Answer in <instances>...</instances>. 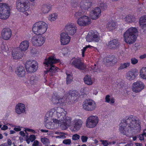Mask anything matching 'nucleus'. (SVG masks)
Returning a JSON list of instances; mask_svg holds the SVG:
<instances>
[{
  "label": "nucleus",
  "instance_id": "nucleus-1",
  "mask_svg": "<svg viewBox=\"0 0 146 146\" xmlns=\"http://www.w3.org/2000/svg\"><path fill=\"white\" fill-rule=\"evenodd\" d=\"M140 126L139 121L133 116H129L128 118L121 121L119 124V130L121 133L127 135L132 133L137 130H139Z\"/></svg>",
  "mask_w": 146,
  "mask_h": 146
},
{
  "label": "nucleus",
  "instance_id": "nucleus-2",
  "mask_svg": "<svg viewBox=\"0 0 146 146\" xmlns=\"http://www.w3.org/2000/svg\"><path fill=\"white\" fill-rule=\"evenodd\" d=\"M66 112L62 108H55L52 109L46 113V116H50L53 118L57 119L60 121V126L63 129H66L71 123L72 118L66 116Z\"/></svg>",
  "mask_w": 146,
  "mask_h": 146
},
{
  "label": "nucleus",
  "instance_id": "nucleus-3",
  "mask_svg": "<svg viewBox=\"0 0 146 146\" xmlns=\"http://www.w3.org/2000/svg\"><path fill=\"white\" fill-rule=\"evenodd\" d=\"M138 32V30L135 27H131L128 28L123 35L124 41L129 44H133L136 40L137 36L135 34Z\"/></svg>",
  "mask_w": 146,
  "mask_h": 146
},
{
  "label": "nucleus",
  "instance_id": "nucleus-4",
  "mask_svg": "<svg viewBox=\"0 0 146 146\" xmlns=\"http://www.w3.org/2000/svg\"><path fill=\"white\" fill-rule=\"evenodd\" d=\"M59 59H56L53 56H51L45 60L44 64L45 67H49L46 73H48L50 76H52L54 73L58 71V68L53 65V64L59 62Z\"/></svg>",
  "mask_w": 146,
  "mask_h": 146
},
{
  "label": "nucleus",
  "instance_id": "nucleus-5",
  "mask_svg": "<svg viewBox=\"0 0 146 146\" xmlns=\"http://www.w3.org/2000/svg\"><path fill=\"white\" fill-rule=\"evenodd\" d=\"M48 27V25L45 22L39 21L36 22L33 25L32 30L35 34L40 35L46 32Z\"/></svg>",
  "mask_w": 146,
  "mask_h": 146
},
{
  "label": "nucleus",
  "instance_id": "nucleus-6",
  "mask_svg": "<svg viewBox=\"0 0 146 146\" xmlns=\"http://www.w3.org/2000/svg\"><path fill=\"white\" fill-rule=\"evenodd\" d=\"M11 6L6 3H0V19H7L10 16Z\"/></svg>",
  "mask_w": 146,
  "mask_h": 146
},
{
  "label": "nucleus",
  "instance_id": "nucleus-7",
  "mask_svg": "<svg viewBox=\"0 0 146 146\" xmlns=\"http://www.w3.org/2000/svg\"><path fill=\"white\" fill-rule=\"evenodd\" d=\"M28 4L27 0H17L16 3V8L19 11L24 13L25 16H28L27 11L29 7Z\"/></svg>",
  "mask_w": 146,
  "mask_h": 146
},
{
  "label": "nucleus",
  "instance_id": "nucleus-8",
  "mask_svg": "<svg viewBox=\"0 0 146 146\" xmlns=\"http://www.w3.org/2000/svg\"><path fill=\"white\" fill-rule=\"evenodd\" d=\"M83 109L85 110L91 111L95 110L97 105L95 101L90 99L85 100L82 104Z\"/></svg>",
  "mask_w": 146,
  "mask_h": 146
},
{
  "label": "nucleus",
  "instance_id": "nucleus-9",
  "mask_svg": "<svg viewBox=\"0 0 146 146\" xmlns=\"http://www.w3.org/2000/svg\"><path fill=\"white\" fill-rule=\"evenodd\" d=\"M99 121L98 117L96 115H91L88 117L86 121V126L89 128H93L95 127Z\"/></svg>",
  "mask_w": 146,
  "mask_h": 146
},
{
  "label": "nucleus",
  "instance_id": "nucleus-10",
  "mask_svg": "<svg viewBox=\"0 0 146 146\" xmlns=\"http://www.w3.org/2000/svg\"><path fill=\"white\" fill-rule=\"evenodd\" d=\"M46 117L47 118L45 122V126L48 129H53L60 126V124H59L60 121H58L57 119L53 118L52 119L53 121L52 122L50 121L51 119V117H50V116H47L46 114Z\"/></svg>",
  "mask_w": 146,
  "mask_h": 146
},
{
  "label": "nucleus",
  "instance_id": "nucleus-11",
  "mask_svg": "<svg viewBox=\"0 0 146 146\" xmlns=\"http://www.w3.org/2000/svg\"><path fill=\"white\" fill-rule=\"evenodd\" d=\"M83 123V121L81 119H75L72 121L71 124L70 123L68 127L72 132H76L80 129Z\"/></svg>",
  "mask_w": 146,
  "mask_h": 146
},
{
  "label": "nucleus",
  "instance_id": "nucleus-12",
  "mask_svg": "<svg viewBox=\"0 0 146 146\" xmlns=\"http://www.w3.org/2000/svg\"><path fill=\"white\" fill-rule=\"evenodd\" d=\"M25 67L27 71L30 73L36 72L38 68V64L35 60H30L27 61L25 64Z\"/></svg>",
  "mask_w": 146,
  "mask_h": 146
},
{
  "label": "nucleus",
  "instance_id": "nucleus-13",
  "mask_svg": "<svg viewBox=\"0 0 146 146\" xmlns=\"http://www.w3.org/2000/svg\"><path fill=\"white\" fill-rule=\"evenodd\" d=\"M86 39L88 42H97L100 40V37L99 33L97 31H91L86 35Z\"/></svg>",
  "mask_w": 146,
  "mask_h": 146
},
{
  "label": "nucleus",
  "instance_id": "nucleus-14",
  "mask_svg": "<svg viewBox=\"0 0 146 146\" xmlns=\"http://www.w3.org/2000/svg\"><path fill=\"white\" fill-rule=\"evenodd\" d=\"M91 18L88 16L84 15L79 17L77 21L78 24L80 26H87L91 23Z\"/></svg>",
  "mask_w": 146,
  "mask_h": 146
},
{
  "label": "nucleus",
  "instance_id": "nucleus-15",
  "mask_svg": "<svg viewBox=\"0 0 146 146\" xmlns=\"http://www.w3.org/2000/svg\"><path fill=\"white\" fill-rule=\"evenodd\" d=\"M145 88L144 83L141 81L138 80L133 83L131 86L132 91L138 93L142 91Z\"/></svg>",
  "mask_w": 146,
  "mask_h": 146
},
{
  "label": "nucleus",
  "instance_id": "nucleus-16",
  "mask_svg": "<svg viewBox=\"0 0 146 146\" xmlns=\"http://www.w3.org/2000/svg\"><path fill=\"white\" fill-rule=\"evenodd\" d=\"M45 38L42 36L35 35L31 39V42L35 46H40L42 45L45 42Z\"/></svg>",
  "mask_w": 146,
  "mask_h": 146
},
{
  "label": "nucleus",
  "instance_id": "nucleus-17",
  "mask_svg": "<svg viewBox=\"0 0 146 146\" xmlns=\"http://www.w3.org/2000/svg\"><path fill=\"white\" fill-rule=\"evenodd\" d=\"M66 96H63L59 94L58 95H54L52 98V101L54 104H61L64 103L66 100Z\"/></svg>",
  "mask_w": 146,
  "mask_h": 146
},
{
  "label": "nucleus",
  "instance_id": "nucleus-18",
  "mask_svg": "<svg viewBox=\"0 0 146 146\" xmlns=\"http://www.w3.org/2000/svg\"><path fill=\"white\" fill-rule=\"evenodd\" d=\"M71 64L76 68L80 70L85 69L86 66L84 63L81 62L80 59L79 58H73Z\"/></svg>",
  "mask_w": 146,
  "mask_h": 146
},
{
  "label": "nucleus",
  "instance_id": "nucleus-19",
  "mask_svg": "<svg viewBox=\"0 0 146 146\" xmlns=\"http://www.w3.org/2000/svg\"><path fill=\"white\" fill-rule=\"evenodd\" d=\"M60 39L61 44L63 45L68 44L70 40V37L68 34L64 32L60 34Z\"/></svg>",
  "mask_w": 146,
  "mask_h": 146
},
{
  "label": "nucleus",
  "instance_id": "nucleus-20",
  "mask_svg": "<svg viewBox=\"0 0 146 146\" xmlns=\"http://www.w3.org/2000/svg\"><path fill=\"white\" fill-rule=\"evenodd\" d=\"M138 71L136 69H132L126 73L125 77L128 80L131 81L134 80L138 75Z\"/></svg>",
  "mask_w": 146,
  "mask_h": 146
},
{
  "label": "nucleus",
  "instance_id": "nucleus-21",
  "mask_svg": "<svg viewBox=\"0 0 146 146\" xmlns=\"http://www.w3.org/2000/svg\"><path fill=\"white\" fill-rule=\"evenodd\" d=\"M65 29L70 34L73 35L76 32V27L74 24L69 23L66 25Z\"/></svg>",
  "mask_w": 146,
  "mask_h": 146
},
{
  "label": "nucleus",
  "instance_id": "nucleus-22",
  "mask_svg": "<svg viewBox=\"0 0 146 146\" xmlns=\"http://www.w3.org/2000/svg\"><path fill=\"white\" fill-rule=\"evenodd\" d=\"M26 108L25 104L22 103H19L17 104L15 107V112L19 115L25 113Z\"/></svg>",
  "mask_w": 146,
  "mask_h": 146
},
{
  "label": "nucleus",
  "instance_id": "nucleus-23",
  "mask_svg": "<svg viewBox=\"0 0 146 146\" xmlns=\"http://www.w3.org/2000/svg\"><path fill=\"white\" fill-rule=\"evenodd\" d=\"M101 11L98 7H96L92 9L90 12V15L92 19L96 20L98 19L101 15Z\"/></svg>",
  "mask_w": 146,
  "mask_h": 146
},
{
  "label": "nucleus",
  "instance_id": "nucleus-24",
  "mask_svg": "<svg viewBox=\"0 0 146 146\" xmlns=\"http://www.w3.org/2000/svg\"><path fill=\"white\" fill-rule=\"evenodd\" d=\"M11 31L9 28H4L2 30L1 36L5 40L9 39L11 37Z\"/></svg>",
  "mask_w": 146,
  "mask_h": 146
},
{
  "label": "nucleus",
  "instance_id": "nucleus-25",
  "mask_svg": "<svg viewBox=\"0 0 146 146\" xmlns=\"http://www.w3.org/2000/svg\"><path fill=\"white\" fill-rule=\"evenodd\" d=\"M90 0H82L80 2V6L83 10H87L91 6Z\"/></svg>",
  "mask_w": 146,
  "mask_h": 146
},
{
  "label": "nucleus",
  "instance_id": "nucleus-26",
  "mask_svg": "<svg viewBox=\"0 0 146 146\" xmlns=\"http://www.w3.org/2000/svg\"><path fill=\"white\" fill-rule=\"evenodd\" d=\"M20 51L18 47L13 49L12 52V57L13 59L18 60L22 57V55L20 53Z\"/></svg>",
  "mask_w": 146,
  "mask_h": 146
},
{
  "label": "nucleus",
  "instance_id": "nucleus-27",
  "mask_svg": "<svg viewBox=\"0 0 146 146\" xmlns=\"http://www.w3.org/2000/svg\"><path fill=\"white\" fill-rule=\"evenodd\" d=\"M15 73L19 77H24L25 73L24 67L22 66H17L15 69Z\"/></svg>",
  "mask_w": 146,
  "mask_h": 146
},
{
  "label": "nucleus",
  "instance_id": "nucleus-28",
  "mask_svg": "<svg viewBox=\"0 0 146 146\" xmlns=\"http://www.w3.org/2000/svg\"><path fill=\"white\" fill-rule=\"evenodd\" d=\"M29 42L27 40L22 41L18 47L21 51H25L27 50L29 47Z\"/></svg>",
  "mask_w": 146,
  "mask_h": 146
},
{
  "label": "nucleus",
  "instance_id": "nucleus-29",
  "mask_svg": "<svg viewBox=\"0 0 146 146\" xmlns=\"http://www.w3.org/2000/svg\"><path fill=\"white\" fill-rule=\"evenodd\" d=\"M119 45L118 41L116 39H113L110 41L108 43V46L111 48H117Z\"/></svg>",
  "mask_w": 146,
  "mask_h": 146
},
{
  "label": "nucleus",
  "instance_id": "nucleus-30",
  "mask_svg": "<svg viewBox=\"0 0 146 146\" xmlns=\"http://www.w3.org/2000/svg\"><path fill=\"white\" fill-rule=\"evenodd\" d=\"M84 83L88 85H92L94 81L91 76L89 75H86L84 78Z\"/></svg>",
  "mask_w": 146,
  "mask_h": 146
},
{
  "label": "nucleus",
  "instance_id": "nucleus-31",
  "mask_svg": "<svg viewBox=\"0 0 146 146\" xmlns=\"http://www.w3.org/2000/svg\"><path fill=\"white\" fill-rule=\"evenodd\" d=\"M40 9L42 13H47L50 11V6L49 4H44L41 6Z\"/></svg>",
  "mask_w": 146,
  "mask_h": 146
},
{
  "label": "nucleus",
  "instance_id": "nucleus-32",
  "mask_svg": "<svg viewBox=\"0 0 146 146\" xmlns=\"http://www.w3.org/2000/svg\"><path fill=\"white\" fill-rule=\"evenodd\" d=\"M139 25L143 29L146 28V16H143L139 19Z\"/></svg>",
  "mask_w": 146,
  "mask_h": 146
},
{
  "label": "nucleus",
  "instance_id": "nucleus-33",
  "mask_svg": "<svg viewBox=\"0 0 146 146\" xmlns=\"http://www.w3.org/2000/svg\"><path fill=\"white\" fill-rule=\"evenodd\" d=\"M139 76L142 79L146 80V66L142 67L139 70Z\"/></svg>",
  "mask_w": 146,
  "mask_h": 146
},
{
  "label": "nucleus",
  "instance_id": "nucleus-34",
  "mask_svg": "<svg viewBox=\"0 0 146 146\" xmlns=\"http://www.w3.org/2000/svg\"><path fill=\"white\" fill-rule=\"evenodd\" d=\"M124 19L125 21L128 23H134L136 21L135 18V17L131 15H128L126 16Z\"/></svg>",
  "mask_w": 146,
  "mask_h": 146
},
{
  "label": "nucleus",
  "instance_id": "nucleus-35",
  "mask_svg": "<svg viewBox=\"0 0 146 146\" xmlns=\"http://www.w3.org/2000/svg\"><path fill=\"white\" fill-rule=\"evenodd\" d=\"M117 59L113 56L107 58L106 62L107 63H109L111 65H113L117 62Z\"/></svg>",
  "mask_w": 146,
  "mask_h": 146
},
{
  "label": "nucleus",
  "instance_id": "nucleus-36",
  "mask_svg": "<svg viewBox=\"0 0 146 146\" xmlns=\"http://www.w3.org/2000/svg\"><path fill=\"white\" fill-rule=\"evenodd\" d=\"M116 26L115 22L113 21L109 22L106 25V28L109 31H111L114 29Z\"/></svg>",
  "mask_w": 146,
  "mask_h": 146
},
{
  "label": "nucleus",
  "instance_id": "nucleus-37",
  "mask_svg": "<svg viewBox=\"0 0 146 146\" xmlns=\"http://www.w3.org/2000/svg\"><path fill=\"white\" fill-rule=\"evenodd\" d=\"M70 95H71V99L74 102L76 101L78 97V92L75 90H73L71 92Z\"/></svg>",
  "mask_w": 146,
  "mask_h": 146
},
{
  "label": "nucleus",
  "instance_id": "nucleus-38",
  "mask_svg": "<svg viewBox=\"0 0 146 146\" xmlns=\"http://www.w3.org/2000/svg\"><path fill=\"white\" fill-rule=\"evenodd\" d=\"M57 13H53L50 14L48 17V20L50 22H53L56 20L58 18Z\"/></svg>",
  "mask_w": 146,
  "mask_h": 146
},
{
  "label": "nucleus",
  "instance_id": "nucleus-39",
  "mask_svg": "<svg viewBox=\"0 0 146 146\" xmlns=\"http://www.w3.org/2000/svg\"><path fill=\"white\" fill-rule=\"evenodd\" d=\"M105 102L110 104H113L114 103L115 101L113 98L111 97L110 95H108L106 96Z\"/></svg>",
  "mask_w": 146,
  "mask_h": 146
},
{
  "label": "nucleus",
  "instance_id": "nucleus-40",
  "mask_svg": "<svg viewBox=\"0 0 146 146\" xmlns=\"http://www.w3.org/2000/svg\"><path fill=\"white\" fill-rule=\"evenodd\" d=\"M130 62H129L121 64H120L119 66V67L118 69L119 70L126 68L129 67L130 65Z\"/></svg>",
  "mask_w": 146,
  "mask_h": 146
},
{
  "label": "nucleus",
  "instance_id": "nucleus-41",
  "mask_svg": "<svg viewBox=\"0 0 146 146\" xmlns=\"http://www.w3.org/2000/svg\"><path fill=\"white\" fill-rule=\"evenodd\" d=\"M38 82L37 78L36 76H33L31 77L30 79V83L31 84H35Z\"/></svg>",
  "mask_w": 146,
  "mask_h": 146
},
{
  "label": "nucleus",
  "instance_id": "nucleus-42",
  "mask_svg": "<svg viewBox=\"0 0 146 146\" xmlns=\"http://www.w3.org/2000/svg\"><path fill=\"white\" fill-rule=\"evenodd\" d=\"M90 90L88 88H84L81 90V92L83 94L90 95Z\"/></svg>",
  "mask_w": 146,
  "mask_h": 146
},
{
  "label": "nucleus",
  "instance_id": "nucleus-43",
  "mask_svg": "<svg viewBox=\"0 0 146 146\" xmlns=\"http://www.w3.org/2000/svg\"><path fill=\"white\" fill-rule=\"evenodd\" d=\"M66 74L67 75L66 83L67 84H69L72 81V75L71 74H68L67 72H66Z\"/></svg>",
  "mask_w": 146,
  "mask_h": 146
},
{
  "label": "nucleus",
  "instance_id": "nucleus-44",
  "mask_svg": "<svg viewBox=\"0 0 146 146\" xmlns=\"http://www.w3.org/2000/svg\"><path fill=\"white\" fill-rule=\"evenodd\" d=\"M100 142L101 144L104 146H108L109 145H111V142H109L107 140H103L101 139Z\"/></svg>",
  "mask_w": 146,
  "mask_h": 146
},
{
  "label": "nucleus",
  "instance_id": "nucleus-45",
  "mask_svg": "<svg viewBox=\"0 0 146 146\" xmlns=\"http://www.w3.org/2000/svg\"><path fill=\"white\" fill-rule=\"evenodd\" d=\"M41 141L42 143L45 145H48L50 143L49 139L46 137H42L41 139Z\"/></svg>",
  "mask_w": 146,
  "mask_h": 146
},
{
  "label": "nucleus",
  "instance_id": "nucleus-46",
  "mask_svg": "<svg viewBox=\"0 0 146 146\" xmlns=\"http://www.w3.org/2000/svg\"><path fill=\"white\" fill-rule=\"evenodd\" d=\"M59 135L54 136V137L56 138L64 139L66 138L65 134L63 133H61Z\"/></svg>",
  "mask_w": 146,
  "mask_h": 146
},
{
  "label": "nucleus",
  "instance_id": "nucleus-47",
  "mask_svg": "<svg viewBox=\"0 0 146 146\" xmlns=\"http://www.w3.org/2000/svg\"><path fill=\"white\" fill-rule=\"evenodd\" d=\"M92 46L90 45L86 46L85 47L83 48L82 50V57H84V53L87 48H90Z\"/></svg>",
  "mask_w": 146,
  "mask_h": 146
},
{
  "label": "nucleus",
  "instance_id": "nucleus-48",
  "mask_svg": "<svg viewBox=\"0 0 146 146\" xmlns=\"http://www.w3.org/2000/svg\"><path fill=\"white\" fill-rule=\"evenodd\" d=\"M131 62L132 64L135 65L137 63L138 60L134 57L132 58L131 59Z\"/></svg>",
  "mask_w": 146,
  "mask_h": 146
},
{
  "label": "nucleus",
  "instance_id": "nucleus-49",
  "mask_svg": "<svg viewBox=\"0 0 146 146\" xmlns=\"http://www.w3.org/2000/svg\"><path fill=\"white\" fill-rule=\"evenodd\" d=\"M83 14V11L81 10H80L78 12L76 13L75 14L74 16L76 17H78L80 16L82 14Z\"/></svg>",
  "mask_w": 146,
  "mask_h": 146
},
{
  "label": "nucleus",
  "instance_id": "nucleus-50",
  "mask_svg": "<svg viewBox=\"0 0 146 146\" xmlns=\"http://www.w3.org/2000/svg\"><path fill=\"white\" fill-rule=\"evenodd\" d=\"M14 128L13 129V130L15 131H20L22 127L20 126L14 125Z\"/></svg>",
  "mask_w": 146,
  "mask_h": 146
},
{
  "label": "nucleus",
  "instance_id": "nucleus-51",
  "mask_svg": "<svg viewBox=\"0 0 146 146\" xmlns=\"http://www.w3.org/2000/svg\"><path fill=\"white\" fill-rule=\"evenodd\" d=\"M98 93V91L97 89L94 88L93 89H92L91 92H90V95H91L92 94L94 95H96Z\"/></svg>",
  "mask_w": 146,
  "mask_h": 146
},
{
  "label": "nucleus",
  "instance_id": "nucleus-52",
  "mask_svg": "<svg viewBox=\"0 0 146 146\" xmlns=\"http://www.w3.org/2000/svg\"><path fill=\"white\" fill-rule=\"evenodd\" d=\"M80 136L78 134H75L73 135L72 139L74 140H77L79 139Z\"/></svg>",
  "mask_w": 146,
  "mask_h": 146
},
{
  "label": "nucleus",
  "instance_id": "nucleus-53",
  "mask_svg": "<svg viewBox=\"0 0 146 146\" xmlns=\"http://www.w3.org/2000/svg\"><path fill=\"white\" fill-rule=\"evenodd\" d=\"M71 143V140L69 139H64L63 141V143L66 145H70Z\"/></svg>",
  "mask_w": 146,
  "mask_h": 146
},
{
  "label": "nucleus",
  "instance_id": "nucleus-54",
  "mask_svg": "<svg viewBox=\"0 0 146 146\" xmlns=\"http://www.w3.org/2000/svg\"><path fill=\"white\" fill-rule=\"evenodd\" d=\"M1 49L3 51H4L5 52H7L8 50V46L6 45H2L1 47Z\"/></svg>",
  "mask_w": 146,
  "mask_h": 146
},
{
  "label": "nucleus",
  "instance_id": "nucleus-55",
  "mask_svg": "<svg viewBox=\"0 0 146 146\" xmlns=\"http://www.w3.org/2000/svg\"><path fill=\"white\" fill-rule=\"evenodd\" d=\"M25 131L26 133L27 131L32 132L33 133H36L35 131L34 130L28 128H25Z\"/></svg>",
  "mask_w": 146,
  "mask_h": 146
},
{
  "label": "nucleus",
  "instance_id": "nucleus-56",
  "mask_svg": "<svg viewBox=\"0 0 146 146\" xmlns=\"http://www.w3.org/2000/svg\"><path fill=\"white\" fill-rule=\"evenodd\" d=\"M88 139V137L86 136H82L81 137V139L83 143L86 142L87 141Z\"/></svg>",
  "mask_w": 146,
  "mask_h": 146
},
{
  "label": "nucleus",
  "instance_id": "nucleus-57",
  "mask_svg": "<svg viewBox=\"0 0 146 146\" xmlns=\"http://www.w3.org/2000/svg\"><path fill=\"white\" fill-rule=\"evenodd\" d=\"M30 140L31 142H33L36 138V137L34 135H31L30 136Z\"/></svg>",
  "mask_w": 146,
  "mask_h": 146
},
{
  "label": "nucleus",
  "instance_id": "nucleus-58",
  "mask_svg": "<svg viewBox=\"0 0 146 146\" xmlns=\"http://www.w3.org/2000/svg\"><path fill=\"white\" fill-rule=\"evenodd\" d=\"M68 51V50L66 48H64L62 49V53L64 55L67 53Z\"/></svg>",
  "mask_w": 146,
  "mask_h": 146
},
{
  "label": "nucleus",
  "instance_id": "nucleus-59",
  "mask_svg": "<svg viewBox=\"0 0 146 146\" xmlns=\"http://www.w3.org/2000/svg\"><path fill=\"white\" fill-rule=\"evenodd\" d=\"M39 142L37 140L34 141L33 144V146H38Z\"/></svg>",
  "mask_w": 146,
  "mask_h": 146
},
{
  "label": "nucleus",
  "instance_id": "nucleus-60",
  "mask_svg": "<svg viewBox=\"0 0 146 146\" xmlns=\"http://www.w3.org/2000/svg\"><path fill=\"white\" fill-rule=\"evenodd\" d=\"M8 128V127L7 126L4 125L3 127H1V128L2 130H7Z\"/></svg>",
  "mask_w": 146,
  "mask_h": 146
},
{
  "label": "nucleus",
  "instance_id": "nucleus-61",
  "mask_svg": "<svg viewBox=\"0 0 146 146\" xmlns=\"http://www.w3.org/2000/svg\"><path fill=\"white\" fill-rule=\"evenodd\" d=\"M139 58L141 59H143L146 58V54H144L140 56Z\"/></svg>",
  "mask_w": 146,
  "mask_h": 146
},
{
  "label": "nucleus",
  "instance_id": "nucleus-62",
  "mask_svg": "<svg viewBox=\"0 0 146 146\" xmlns=\"http://www.w3.org/2000/svg\"><path fill=\"white\" fill-rule=\"evenodd\" d=\"M7 144L9 146H11L12 145V142L10 139H9L7 140Z\"/></svg>",
  "mask_w": 146,
  "mask_h": 146
},
{
  "label": "nucleus",
  "instance_id": "nucleus-63",
  "mask_svg": "<svg viewBox=\"0 0 146 146\" xmlns=\"http://www.w3.org/2000/svg\"><path fill=\"white\" fill-rule=\"evenodd\" d=\"M19 134L23 137L25 136V134L23 131H21L19 132Z\"/></svg>",
  "mask_w": 146,
  "mask_h": 146
},
{
  "label": "nucleus",
  "instance_id": "nucleus-64",
  "mask_svg": "<svg viewBox=\"0 0 146 146\" xmlns=\"http://www.w3.org/2000/svg\"><path fill=\"white\" fill-rule=\"evenodd\" d=\"M100 7L103 9H105L106 8V5L103 3H102Z\"/></svg>",
  "mask_w": 146,
  "mask_h": 146
}]
</instances>
